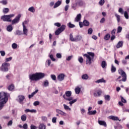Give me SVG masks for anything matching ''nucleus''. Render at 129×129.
Instances as JSON below:
<instances>
[{"mask_svg":"<svg viewBox=\"0 0 129 129\" xmlns=\"http://www.w3.org/2000/svg\"><path fill=\"white\" fill-rule=\"evenodd\" d=\"M9 96H10V94L8 93L5 92H0V110L3 109V108L5 106V104L8 102Z\"/></svg>","mask_w":129,"mask_h":129,"instance_id":"nucleus-1","label":"nucleus"},{"mask_svg":"<svg viewBox=\"0 0 129 129\" xmlns=\"http://www.w3.org/2000/svg\"><path fill=\"white\" fill-rule=\"evenodd\" d=\"M46 76V74L44 73H36L32 75H29V79L31 81H38L43 79Z\"/></svg>","mask_w":129,"mask_h":129,"instance_id":"nucleus-2","label":"nucleus"},{"mask_svg":"<svg viewBox=\"0 0 129 129\" xmlns=\"http://www.w3.org/2000/svg\"><path fill=\"white\" fill-rule=\"evenodd\" d=\"M10 66H11L10 63L4 62L2 63V66L0 67V71H2V72H8Z\"/></svg>","mask_w":129,"mask_h":129,"instance_id":"nucleus-3","label":"nucleus"},{"mask_svg":"<svg viewBox=\"0 0 129 129\" xmlns=\"http://www.w3.org/2000/svg\"><path fill=\"white\" fill-rule=\"evenodd\" d=\"M72 94V92L71 91H66L65 94L63 95V97L66 100H67L68 101H71V100L73 99V98L71 97Z\"/></svg>","mask_w":129,"mask_h":129,"instance_id":"nucleus-4","label":"nucleus"},{"mask_svg":"<svg viewBox=\"0 0 129 129\" xmlns=\"http://www.w3.org/2000/svg\"><path fill=\"white\" fill-rule=\"evenodd\" d=\"M13 17H15V14L4 15L1 17V20H2L3 22H12L11 18Z\"/></svg>","mask_w":129,"mask_h":129,"instance_id":"nucleus-5","label":"nucleus"},{"mask_svg":"<svg viewBox=\"0 0 129 129\" xmlns=\"http://www.w3.org/2000/svg\"><path fill=\"white\" fill-rule=\"evenodd\" d=\"M118 72L123 77L121 80H119V82H120V81L125 82V81H126V74H125V72H124L123 70H121V69H119L118 71Z\"/></svg>","mask_w":129,"mask_h":129,"instance_id":"nucleus-6","label":"nucleus"},{"mask_svg":"<svg viewBox=\"0 0 129 129\" xmlns=\"http://www.w3.org/2000/svg\"><path fill=\"white\" fill-rule=\"evenodd\" d=\"M65 29H66V25H62L60 27L58 28L55 32V34L56 36H58V35H60L62 33V32H64L65 30Z\"/></svg>","mask_w":129,"mask_h":129,"instance_id":"nucleus-7","label":"nucleus"},{"mask_svg":"<svg viewBox=\"0 0 129 129\" xmlns=\"http://www.w3.org/2000/svg\"><path fill=\"white\" fill-rule=\"evenodd\" d=\"M84 56L87 58L86 61V64H88V65H91V63H92V59L93 58H92L88 54H84Z\"/></svg>","mask_w":129,"mask_h":129,"instance_id":"nucleus-8","label":"nucleus"},{"mask_svg":"<svg viewBox=\"0 0 129 129\" xmlns=\"http://www.w3.org/2000/svg\"><path fill=\"white\" fill-rule=\"evenodd\" d=\"M21 19V15H18L15 19H13L12 22V25H16V24H18L19 22H20V20Z\"/></svg>","mask_w":129,"mask_h":129,"instance_id":"nucleus-9","label":"nucleus"},{"mask_svg":"<svg viewBox=\"0 0 129 129\" xmlns=\"http://www.w3.org/2000/svg\"><path fill=\"white\" fill-rule=\"evenodd\" d=\"M25 100V96L23 95H19L17 100L20 104H24V100Z\"/></svg>","mask_w":129,"mask_h":129,"instance_id":"nucleus-10","label":"nucleus"},{"mask_svg":"<svg viewBox=\"0 0 129 129\" xmlns=\"http://www.w3.org/2000/svg\"><path fill=\"white\" fill-rule=\"evenodd\" d=\"M65 78V75L64 74H60L57 76V79L58 81H63Z\"/></svg>","mask_w":129,"mask_h":129,"instance_id":"nucleus-11","label":"nucleus"},{"mask_svg":"<svg viewBox=\"0 0 129 129\" xmlns=\"http://www.w3.org/2000/svg\"><path fill=\"white\" fill-rule=\"evenodd\" d=\"M82 16L81 15V14H79L77 15L76 17L75 18V22H80L81 20V18Z\"/></svg>","mask_w":129,"mask_h":129,"instance_id":"nucleus-12","label":"nucleus"},{"mask_svg":"<svg viewBox=\"0 0 129 129\" xmlns=\"http://www.w3.org/2000/svg\"><path fill=\"white\" fill-rule=\"evenodd\" d=\"M98 122L99 124H100V125H103V126H104L105 127H106V126H107V125L106 124V122H105V121L99 120Z\"/></svg>","mask_w":129,"mask_h":129,"instance_id":"nucleus-13","label":"nucleus"},{"mask_svg":"<svg viewBox=\"0 0 129 129\" xmlns=\"http://www.w3.org/2000/svg\"><path fill=\"white\" fill-rule=\"evenodd\" d=\"M108 118H109V119H112V120H119V121H120V120H119L117 116L111 115L109 116Z\"/></svg>","mask_w":129,"mask_h":129,"instance_id":"nucleus-14","label":"nucleus"},{"mask_svg":"<svg viewBox=\"0 0 129 129\" xmlns=\"http://www.w3.org/2000/svg\"><path fill=\"white\" fill-rule=\"evenodd\" d=\"M14 29V28L13 27V25L12 24H10L9 25H8L7 27V31L8 32H12V31H13V30Z\"/></svg>","mask_w":129,"mask_h":129,"instance_id":"nucleus-15","label":"nucleus"},{"mask_svg":"<svg viewBox=\"0 0 129 129\" xmlns=\"http://www.w3.org/2000/svg\"><path fill=\"white\" fill-rule=\"evenodd\" d=\"M106 83V81H105L104 80V79L103 78H102V79H99L97 81H95V83Z\"/></svg>","mask_w":129,"mask_h":129,"instance_id":"nucleus-16","label":"nucleus"},{"mask_svg":"<svg viewBox=\"0 0 129 129\" xmlns=\"http://www.w3.org/2000/svg\"><path fill=\"white\" fill-rule=\"evenodd\" d=\"M56 111L57 112V113H59V114H61V115H64V116H66V115H67V113L63 112V111H61V110H59L58 109H57L56 110Z\"/></svg>","mask_w":129,"mask_h":129,"instance_id":"nucleus-17","label":"nucleus"},{"mask_svg":"<svg viewBox=\"0 0 129 129\" xmlns=\"http://www.w3.org/2000/svg\"><path fill=\"white\" fill-rule=\"evenodd\" d=\"M23 34L24 35H25V36H28V29H27V27H26V26H24V27H23Z\"/></svg>","mask_w":129,"mask_h":129,"instance_id":"nucleus-18","label":"nucleus"},{"mask_svg":"<svg viewBox=\"0 0 129 129\" xmlns=\"http://www.w3.org/2000/svg\"><path fill=\"white\" fill-rule=\"evenodd\" d=\"M61 4H62V1H58L54 4L53 7L54 9H56V8H58V7H59L61 5Z\"/></svg>","mask_w":129,"mask_h":129,"instance_id":"nucleus-19","label":"nucleus"},{"mask_svg":"<svg viewBox=\"0 0 129 129\" xmlns=\"http://www.w3.org/2000/svg\"><path fill=\"white\" fill-rule=\"evenodd\" d=\"M123 45V42L122 41H119L117 43V44L116 45V47L117 48V49H118L119 48H121V47H122Z\"/></svg>","mask_w":129,"mask_h":129,"instance_id":"nucleus-20","label":"nucleus"},{"mask_svg":"<svg viewBox=\"0 0 129 129\" xmlns=\"http://www.w3.org/2000/svg\"><path fill=\"white\" fill-rule=\"evenodd\" d=\"M89 78L88 74H85L82 76V79L83 80H87Z\"/></svg>","mask_w":129,"mask_h":129,"instance_id":"nucleus-21","label":"nucleus"},{"mask_svg":"<svg viewBox=\"0 0 129 129\" xmlns=\"http://www.w3.org/2000/svg\"><path fill=\"white\" fill-rule=\"evenodd\" d=\"M43 85L44 87H48V86H49V81L47 80H45L43 82Z\"/></svg>","mask_w":129,"mask_h":129,"instance_id":"nucleus-22","label":"nucleus"},{"mask_svg":"<svg viewBox=\"0 0 129 129\" xmlns=\"http://www.w3.org/2000/svg\"><path fill=\"white\" fill-rule=\"evenodd\" d=\"M39 91L38 90H36L34 92H33L32 93H31V94L29 95V98L31 99L32 98V97H33V96H34V95H35V94H36V93H37V92Z\"/></svg>","mask_w":129,"mask_h":129,"instance_id":"nucleus-23","label":"nucleus"},{"mask_svg":"<svg viewBox=\"0 0 129 129\" xmlns=\"http://www.w3.org/2000/svg\"><path fill=\"white\" fill-rule=\"evenodd\" d=\"M82 39V36L81 35H78L76 36L75 42H78V41H81V40Z\"/></svg>","mask_w":129,"mask_h":129,"instance_id":"nucleus-24","label":"nucleus"},{"mask_svg":"<svg viewBox=\"0 0 129 129\" xmlns=\"http://www.w3.org/2000/svg\"><path fill=\"white\" fill-rule=\"evenodd\" d=\"M97 111H96V110H94V111H88V114H89V115H94V114H96Z\"/></svg>","mask_w":129,"mask_h":129,"instance_id":"nucleus-25","label":"nucleus"},{"mask_svg":"<svg viewBox=\"0 0 129 129\" xmlns=\"http://www.w3.org/2000/svg\"><path fill=\"white\" fill-rule=\"evenodd\" d=\"M21 119L22 121H26L27 120V115L23 114L21 116Z\"/></svg>","mask_w":129,"mask_h":129,"instance_id":"nucleus-26","label":"nucleus"},{"mask_svg":"<svg viewBox=\"0 0 129 129\" xmlns=\"http://www.w3.org/2000/svg\"><path fill=\"white\" fill-rule=\"evenodd\" d=\"M70 40L72 42H75V37H73V34L72 33L70 34Z\"/></svg>","mask_w":129,"mask_h":129,"instance_id":"nucleus-27","label":"nucleus"},{"mask_svg":"<svg viewBox=\"0 0 129 129\" xmlns=\"http://www.w3.org/2000/svg\"><path fill=\"white\" fill-rule=\"evenodd\" d=\"M39 129H46V125L44 123H41L38 126Z\"/></svg>","mask_w":129,"mask_h":129,"instance_id":"nucleus-28","label":"nucleus"},{"mask_svg":"<svg viewBox=\"0 0 129 129\" xmlns=\"http://www.w3.org/2000/svg\"><path fill=\"white\" fill-rule=\"evenodd\" d=\"M101 93H102V92H101V91H98L97 93H95L94 94V96H95L96 97H97V96H100L101 95Z\"/></svg>","mask_w":129,"mask_h":129,"instance_id":"nucleus-29","label":"nucleus"},{"mask_svg":"<svg viewBox=\"0 0 129 129\" xmlns=\"http://www.w3.org/2000/svg\"><path fill=\"white\" fill-rule=\"evenodd\" d=\"M115 17H116V18L117 23H119L120 22V16L118 15L117 14L115 13Z\"/></svg>","mask_w":129,"mask_h":129,"instance_id":"nucleus-30","label":"nucleus"},{"mask_svg":"<svg viewBox=\"0 0 129 129\" xmlns=\"http://www.w3.org/2000/svg\"><path fill=\"white\" fill-rule=\"evenodd\" d=\"M111 71L112 73H114V72H115V71H116V68H115V67L113 66V64L111 65Z\"/></svg>","mask_w":129,"mask_h":129,"instance_id":"nucleus-31","label":"nucleus"},{"mask_svg":"<svg viewBox=\"0 0 129 129\" xmlns=\"http://www.w3.org/2000/svg\"><path fill=\"white\" fill-rule=\"evenodd\" d=\"M75 90L76 94H79V93H80V91H81V89H80L79 87H78L75 89Z\"/></svg>","mask_w":129,"mask_h":129,"instance_id":"nucleus-32","label":"nucleus"},{"mask_svg":"<svg viewBox=\"0 0 129 129\" xmlns=\"http://www.w3.org/2000/svg\"><path fill=\"white\" fill-rule=\"evenodd\" d=\"M70 101L69 104H70L71 106H72V105L73 104V103H75V102H76V101H77V99H72L71 101Z\"/></svg>","mask_w":129,"mask_h":129,"instance_id":"nucleus-33","label":"nucleus"},{"mask_svg":"<svg viewBox=\"0 0 129 129\" xmlns=\"http://www.w3.org/2000/svg\"><path fill=\"white\" fill-rule=\"evenodd\" d=\"M88 56H90V57H91L92 59H93L94 58L95 54H94V53L93 52H88Z\"/></svg>","mask_w":129,"mask_h":129,"instance_id":"nucleus-34","label":"nucleus"},{"mask_svg":"<svg viewBox=\"0 0 129 129\" xmlns=\"http://www.w3.org/2000/svg\"><path fill=\"white\" fill-rule=\"evenodd\" d=\"M83 25L85 26L86 27H87V26H89V22H88V21H87L86 20H84Z\"/></svg>","mask_w":129,"mask_h":129,"instance_id":"nucleus-35","label":"nucleus"},{"mask_svg":"<svg viewBox=\"0 0 129 129\" xmlns=\"http://www.w3.org/2000/svg\"><path fill=\"white\" fill-rule=\"evenodd\" d=\"M64 109L65 110H70L71 111V108L69 107L67 105L64 104H63Z\"/></svg>","mask_w":129,"mask_h":129,"instance_id":"nucleus-36","label":"nucleus"},{"mask_svg":"<svg viewBox=\"0 0 129 129\" xmlns=\"http://www.w3.org/2000/svg\"><path fill=\"white\" fill-rule=\"evenodd\" d=\"M14 88L15 86H14L13 84H11L8 87V90H9L10 91H12Z\"/></svg>","mask_w":129,"mask_h":129,"instance_id":"nucleus-37","label":"nucleus"},{"mask_svg":"<svg viewBox=\"0 0 129 129\" xmlns=\"http://www.w3.org/2000/svg\"><path fill=\"white\" fill-rule=\"evenodd\" d=\"M110 38V35L109 34H107L104 36V40H105V41H107V40H109Z\"/></svg>","mask_w":129,"mask_h":129,"instance_id":"nucleus-38","label":"nucleus"},{"mask_svg":"<svg viewBox=\"0 0 129 129\" xmlns=\"http://www.w3.org/2000/svg\"><path fill=\"white\" fill-rule=\"evenodd\" d=\"M107 66L106 62L104 60L102 61L101 62V67L102 68H105V67Z\"/></svg>","mask_w":129,"mask_h":129,"instance_id":"nucleus-39","label":"nucleus"},{"mask_svg":"<svg viewBox=\"0 0 129 129\" xmlns=\"http://www.w3.org/2000/svg\"><path fill=\"white\" fill-rule=\"evenodd\" d=\"M0 4H2L4 6L8 5V0H3L0 1Z\"/></svg>","mask_w":129,"mask_h":129,"instance_id":"nucleus-40","label":"nucleus"},{"mask_svg":"<svg viewBox=\"0 0 129 129\" xmlns=\"http://www.w3.org/2000/svg\"><path fill=\"white\" fill-rule=\"evenodd\" d=\"M29 12H31V13H34L35 12V8L34 7H31L28 9Z\"/></svg>","mask_w":129,"mask_h":129,"instance_id":"nucleus-41","label":"nucleus"},{"mask_svg":"<svg viewBox=\"0 0 129 129\" xmlns=\"http://www.w3.org/2000/svg\"><path fill=\"white\" fill-rule=\"evenodd\" d=\"M78 4L77 3H75L74 4H73V5L72 6V8L73 9V10H74L75 11V10H76L77 8V6H78Z\"/></svg>","mask_w":129,"mask_h":129,"instance_id":"nucleus-42","label":"nucleus"},{"mask_svg":"<svg viewBox=\"0 0 129 129\" xmlns=\"http://www.w3.org/2000/svg\"><path fill=\"white\" fill-rule=\"evenodd\" d=\"M23 33H22V31L21 30H17L16 31L15 35H18L19 36H21Z\"/></svg>","mask_w":129,"mask_h":129,"instance_id":"nucleus-43","label":"nucleus"},{"mask_svg":"<svg viewBox=\"0 0 129 129\" xmlns=\"http://www.w3.org/2000/svg\"><path fill=\"white\" fill-rule=\"evenodd\" d=\"M104 98L105 100H107L108 101H109V100H110V96H109V95H105Z\"/></svg>","mask_w":129,"mask_h":129,"instance_id":"nucleus-44","label":"nucleus"},{"mask_svg":"<svg viewBox=\"0 0 129 129\" xmlns=\"http://www.w3.org/2000/svg\"><path fill=\"white\" fill-rule=\"evenodd\" d=\"M68 27H69L70 28H75V25L74 24H72L71 23V22H70L68 24Z\"/></svg>","mask_w":129,"mask_h":129,"instance_id":"nucleus-45","label":"nucleus"},{"mask_svg":"<svg viewBox=\"0 0 129 129\" xmlns=\"http://www.w3.org/2000/svg\"><path fill=\"white\" fill-rule=\"evenodd\" d=\"M49 57L52 61H56V59L54 58V56L53 55V54L49 55Z\"/></svg>","mask_w":129,"mask_h":129,"instance_id":"nucleus-46","label":"nucleus"},{"mask_svg":"<svg viewBox=\"0 0 129 129\" xmlns=\"http://www.w3.org/2000/svg\"><path fill=\"white\" fill-rule=\"evenodd\" d=\"M12 47L13 49H17V48H18V44L16 43H14L12 44Z\"/></svg>","mask_w":129,"mask_h":129,"instance_id":"nucleus-47","label":"nucleus"},{"mask_svg":"<svg viewBox=\"0 0 129 129\" xmlns=\"http://www.w3.org/2000/svg\"><path fill=\"white\" fill-rule=\"evenodd\" d=\"M41 119L43 121H47V120H48V118L46 116H41Z\"/></svg>","mask_w":129,"mask_h":129,"instance_id":"nucleus-48","label":"nucleus"},{"mask_svg":"<svg viewBox=\"0 0 129 129\" xmlns=\"http://www.w3.org/2000/svg\"><path fill=\"white\" fill-rule=\"evenodd\" d=\"M9 8H4L3 9V13L4 14H8L9 12Z\"/></svg>","mask_w":129,"mask_h":129,"instance_id":"nucleus-49","label":"nucleus"},{"mask_svg":"<svg viewBox=\"0 0 129 129\" xmlns=\"http://www.w3.org/2000/svg\"><path fill=\"white\" fill-rule=\"evenodd\" d=\"M12 59H13V57H10L8 58H6L5 59V61H6L5 62H10V61H12Z\"/></svg>","mask_w":129,"mask_h":129,"instance_id":"nucleus-50","label":"nucleus"},{"mask_svg":"<svg viewBox=\"0 0 129 129\" xmlns=\"http://www.w3.org/2000/svg\"><path fill=\"white\" fill-rule=\"evenodd\" d=\"M78 60L80 63H83V58L82 57L79 56Z\"/></svg>","mask_w":129,"mask_h":129,"instance_id":"nucleus-51","label":"nucleus"},{"mask_svg":"<svg viewBox=\"0 0 129 129\" xmlns=\"http://www.w3.org/2000/svg\"><path fill=\"white\" fill-rule=\"evenodd\" d=\"M93 32V30H92V28H89L88 30V34L89 35H91V34H92V32Z\"/></svg>","mask_w":129,"mask_h":129,"instance_id":"nucleus-52","label":"nucleus"},{"mask_svg":"<svg viewBox=\"0 0 129 129\" xmlns=\"http://www.w3.org/2000/svg\"><path fill=\"white\" fill-rule=\"evenodd\" d=\"M105 3V1L104 0H100L99 2V4L100 6H102L103 5H104V3Z\"/></svg>","mask_w":129,"mask_h":129,"instance_id":"nucleus-53","label":"nucleus"},{"mask_svg":"<svg viewBox=\"0 0 129 129\" xmlns=\"http://www.w3.org/2000/svg\"><path fill=\"white\" fill-rule=\"evenodd\" d=\"M124 16L125 18V19H128V14H127V12H126V11L124 12Z\"/></svg>","mask_w":129,"mask_h":129,"instance_id":"nucleus-54","label":"nucleus"},{"mask_svg":"<svg viewBox=\"0 0 129 129\" xmlns=\"http://www.w3.org/2000/svg\"><path fill=\"white\" fill-rule=\"evenodd\" d=\"M120 97L121 102H122L123 103H126V100L123 98L122 96H121Z\"/></svg>","mask_w":129,"mask_h":129,"instance_id":"nucleus-55","label":"nucleus"},{"mask_svg":"<svg viewBox=\"0 0 129 129\" xmlns=\"http://www.w3.org/2000/svg\"><path fill=\"white\" fill-rule=\"evenodd\" d=\"M52 121L53 123H56L57 122V118L56 117H54L52 118Z\"/></svg>","mask_w":129,"mask_h":129,"instance_id":"nucleus-56","label":"nucleus"},{"mask_svg":"<svg viewBox=\"0 0 129 129\" xmlns=\"http://www.w3.org/2000/svg\"><path fill=\"white\" fill-rule=\"evenodd\" d=\"M122 31V27L119 26L117 28V33H120Z\"/></svg>","mask_w":129,"mask_h":129,"instance_id":"nucleus-57","label":"nucleus"},{"mask_svg":"<svg viewBox=\"0 0 129 129\" xmlns=\"http://www.w3.org/2000/svg\"><path fill=\"white\" fill-rule=\"evenodd\" d=\"M0 54L2 56H6V52H5L4 50L0 51Z\"/></svg>","mask_w":129,"mask_h":129,"instance_id":"nucleus-58","label":"nucleus"},{"mask_svg":"<svg viewBox=\"0 0 129 129\" xmlns=\"http://www.w3.org/2000/svg\"><path fill=\"white\" fill-rule=\"evenodd\" d=\"M39 104H40V102L38 101H35L33 103V105H34V106H37V105H39Z\"/></svg>","mask_w":129,"mask_h":129,"instance_id":"nucleus-59","label":"nucleus"},{"mask_svg":"<svg viewBox=\"0 0 129 129\" xmlns=\"http://www.w3.org/2000/svg\"><path fill=\"white\" fill-rule=\"evenodd\" d=\"M79 6H80L81 7L82 6H83V2L80 1L77 3Z\"/></svg>","mask_w":129,"mask_h":129,"instance_id":"nucleus-60","label":"nucleus"},{"mask_svg":"<svg viewBox=\"0 0 129 129\" xmlns=\"http://www.w3.org/2000/svg\"><path fill=\"white\" fill-rule=\"evenodd\" d=\"M54 25L56 26V27H58V28L59 27H61V24L60 23L57 22V23H55L54 24Z\"/></svg>","mask_w":129,"mask_h":129,"instance_id":"nucleus-61","label":"nucleus"},{"mask_svg":"<svg viewBox=\"0 0 129 129\" xmlns=\"http://www.w3.org/2000/svg\"><path fill=\"white\" fill-rule=\"evenodd\" d=\"M23 128L24 129H28V124L25 123L22 126Z\"/></svg>","mask_w":129,"mask_h":129,"instance_id":"nucleus-62","label":"nucleus"},{"mask_svg":"<svg viewBox=\"0 0 129 129\" xmlns=\"http://www.w3.org/2000/svg\"><path fill=\"white\" fill-rule=\"evenodd\" d=\"M50 77L52 80H56V76H55V75H51Z\"/></svg>","mask_w":129,"mask_h":129,"instance_id":"nucleus-63","label":"nucleus"},{"mask_svg":"<svg viewBox=\"0 0 129 129\" xmlns=\"http://www.w3.org/2000/svg\"><path fill=\"white\" fill-rule=\"evenodd\" d=\"M30 129H37V127L33 124L31 125Z\"/></svg>","mask_w":129,"mask_h":129,"instance_id":"nucleus-64","label":"nucleus"}]
</instances>
